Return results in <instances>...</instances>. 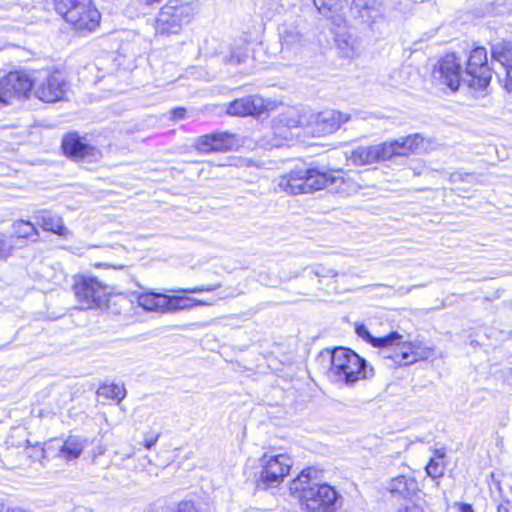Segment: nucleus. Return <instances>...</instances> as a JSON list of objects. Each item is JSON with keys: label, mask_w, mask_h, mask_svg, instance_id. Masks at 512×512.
<instances>
[{"label": "nucleus", "mask_w": 512, "mask_h": 512, "mask_svg": "<svg viewBox=\"0 0 512 512\" xmlns=\"http://www.w3.org/2000/svg\"><path fill=\"white\" fill-rule=\"evenodd\" d=\"M3 89L8 101L12 97L28 98L34 92V73L29 75L22 71H13L3 77Z\"/></svg>", "instance_id": "nucleus-14"}, {"label": "nucleus", "mask_w": 512, "mask_h": 512, "mask_svg": "<svg viewBox=\"0 0 512 512\" xmlns=\"http://www.w3.org/2000/svg\"><path fill=\"white\" fill-rule=\"evenodd\" d=\"M73 289L84 309L99 307L106 301L107 289L95 278L81 276L76 279Z\"/></svg>", "instance_id": "nucleus-12"}, {"label": "nucleus", "mask_w": 512, "mask_h": 512, "mask_svg": "<svg viewBox=\"0 0 512 512\" xmlns=\"http://www.w3.org/2000/svg\"><path fill=\"white\" fill-rule=\"evenodd\" d=\"M355 332L358 337L363 339L364 341L370 343L374 347L380 348L382 345L387 343H393L399 339L398 332H391L383 337H374L367 329L364 324H358L355 327Z\"/></svg>", "instance_id": "nucleus-28"}, {"label": "nucleus", "mask_w": 512, "mask_h": 512, "mask_svg": "<svg viewBox=\"0 0 512 512\" xmlns=\"http://www.w3.org/2000/svg\"><path fill=\"white\" fill-rule=\"evenodd\" d=\"M82 442L76 437H69L60 449L61 455L67 460H73L80 456L83 451Z\"/></svg>", "instance_id": "nucleus-32"}, {"label": "nucleus", "mask_w": 512, "mask_h": 512, "mask_svg": "<svg viewBox=\"0 0 512 512\" xmlns=\"http://www.w3.org/2000/svg\"><path fill=\"white\" fill-rule=\"evenodd\" d=\"M312 125H316V131L320 134H330L338 130L342 124L350 120L349 114L335 110H327L310 115Z\"/></svg>", "instance_id": "nucleus-18"}, {"label": "nucleus", "mask_w": 512, "mask_h": 512, "mask_svg": "<svg viewBox=\"0 0 512 512\" xmlns=\"http://www.w3.org/2000/svg\"><path fill=\"white\" fill-rule=\"evenodd\" d=\"M219 287H220V284L207 285V286L194 287V288H181L178 290H173V292L178 293V294H197V293H201V292L214 291Z\"/></svg>", "instance_id": "nucleus-37"}, {"label": "nucleus", "mask_w": 512, "mask_h": 512, "mask_svg": "<svg viewBox=\"0 0 512 512\" xmlns=\"http://www.w3.org/2000/svg\"><path fill=\"white\" fill-rule=\"evenodd\" d=\"M373 287H386V288H389L391 291H393V295L405 296V295L409 294L413 289H416V288H419V287H423V285H412V286H409V287L401 286V287H399L397 289H394V288H392L390 286H387V285H384V284H376Z\"/></svg>", "instance_id": "nucleus-38"}, {"label": "nucleus", "mask_w": 512, "mask_h": 512, "mask_svg": "<svg viewBox=\"0 0 512 512\" xmlns=\"http://www.w3.org/2000/svg\"><path fill=\"white\" fill-rule=\"evenodd\" d=\"M55 9L67 23L82 35L94 32L101 15L92 0H54Z\"/></svg>", "instance_id": "nucleus-4"}, {"label": "nucleus", "mask_w": 512, "mask_h": 512, "mask_svg": "<svg viewBox=\"0 0 512 512\" xmlns=\"http://www.w3.org/2000/svg\"><path fill=\"white\" fill-rule=\"evenodd\" d=\"M398 512H423V509L421 506L411 503L400 508Z\"/></svg>", "instance_id": "nucleus-41"}, {"label": "nucleus", "mask_w": 512, "mask_h": 512, "mask_svg": "<svg viewBox=\"0 0 512 512\" xmlns=\"http://www.w3.org/2000/svg\"><path fill=\"white\" fill-rule=\"evenodd\" d=\"M320 14L332 20L333 23L343 21L342 10L347 5V0H313Z\"/></svg>", "instance_id": "nucleus-25"}, {"label": "nucleus", "mask_w": 512, "mask_h": 512, "mask_svg": "<svg viewBox=\"0 0 512 512\" xmlns=\"http://www.w3.org/2000/svg\"><path fill=\"white\" fill-rule=\"evenodd\" d=\"M281 122H283L288 128L312 125L310 116L307 117L306 115H301L295 110H290L286 115H284Z\"/></svg>", "instance_id": "nucleus-33"}, {"label": "nucleus", "mask_w": 512, "mask_h": 512, "mask_svg": "<svg viewBox=\"0 0 512 512\" xmlns=\"http://www.w3.org/2000/svg\"><path fill=\"white\" fill-rule=\"evenodd\" d=\"M464 73V84L469 88L479 91L487 88L492 78V71L488 65L487 51L484 47H476L471 51Z\"/></svg>", "instance_id": "nucleus-9"}, {"label": "nucleus", "mask_w": 512, "mask_h": 512, "mask_svg": "<svg viewBox=\"0 0 512 512\" xmlns=\"http://www.w3.org/2000/svg\"><path fill=\"white\" fill-rule=\"evenodd\" d=\"M14 232L18 237L21 238H32L33 236L38 237V230L34 224L29 221L20 220L14 224Z\"/></svg>", "instance_id": "nucleus-34"}, {"label": "nucleus", "mask_w": 512, "mask_h": 512, "mask_svg": "<svg viewBox=\"0 0 512 512\" xmlns=\"http://www.w3.org/2000/svg\"><path fill=\"white\" fill-rule=\"evenodd\" d=\"M374 375V370L367 361L353 350L338 347L331 353V366L328 370L329 379L338 384L352 385L361 379Z\"/></svg>", "instance_id": "nucleus-2"}, {"label": "nucleus", "mask_w": 512, "mask_h": 512, "mask_svg": "<svg viewBox=\"0 0 512 512\" xmlns=\"http://www.w3.org/2000/svg\"><path fill=\"white\" fill-rule=\"evenodd\" d=\"M0 102L7 103V100L5 98L4 89H3V79L0 80Z\"/></svg>", "instance_id": "nucleus-47"}, {"label": "nucleus", "mask_w": 512, "mask_h": 512, "mask_svg": "<svg viewBox=\"0 0 512 512\" xmlns=\"http://www.w3.org/2000/svg\"><path fill=\"white\" fill-rule=\"evenodd\" d=\"M62 148L66 156L75 159L92 158L98 154L95 148L83 143L74 134H70L63 139Z\"/></svg>", "instance_id": "nucleus-22"}, {"label": "nucleus", "mask_w": 512, "mask_h": 512, "mask_svg": "<svg viewBox=\"0 0 512 512\" xmlns=\"http://www.w3.org/2000/svg\"><path fill=\"white\" fill-rule=\"evenodd\" d=\"M336 181L337 178L327 173L302 166L280 175L276 179L275 190L285 192L289 195L312 193L327 188Z\"/></svg>", "instance_id": "nucleus-3"}, {"label": "nucleus", "mask_w": 512, "mask_h": 512, "mask_svg": "<svg viewBox=\"0 0 512 512\" xmlns=\"http://www.w3.org/2000/svg\"><path fill=\"white\" fill-rule=\"evenodd\" d=\"M136 472H145L149 476H157V467L152 463L148 456H142L137 460L134 466Z\"/></svg>", "instance_id": "nucleus-35"}, {"label": "nucleus", "mask_w": 512, "mask_h": 512, "mask_svg": "<svg viewBox=\"0 0 512 512\" xmlns=\"http://www.w3.org/2000/svg\"><path fill=\"white\" fill-rule=\"evenodd\" d=\"M7 510V506H5L4 504H0V512H6Z\"/></svg>", "instance_id": "nucleus-48"}, {"label": "nucleus", "mask_w": 512, "mask_h": 512, "mask_svg": "<svg viewBox=\"0 0 512 512\" xmlns=\"http://www.w3.org/2000/svg\"><path fill=\"white\" fill-rule=\"evenodd\" d=\"M132 302L148 312L167 313V295L153 291L132 293Z\"/></svg>", "instance_id": "nucleus-19"}, {"label": "nucleus", "mask_w": 512, "mask_h": 512, "mask_svg": "<svg viewBox=\"0 0 512 512\" xmlns=\"http://www.w3.org/2000/svg\"><path fill=\"white\" fill-rule=\"evenodd\" d=\"M465 177H466V178H473V176H472V175H470V174H466V175H465Z\"/></svg>", "instance_id": "nucleus-49"}, {"label": "nucleus", "mask_w": 512, "mask_h": 512, "mask_svg": "<svg viewBox=\"0 0 512 512\" xmlns=\"http://www.w3.org/2000/svg\"><path fill=\"white\" fill-rule=\"evenodd\" d=\"M194 8L186 0H169L156 19V30L160 34H176L193 18Z\"/></svg>", "instance_id": "nucleus-5"}, {"label": "nucleus", "mask_w": 512, "mask_h": 512, "mask_svg": "<svg viewBox=\"0 0 512 512\" xmlns=\"http://www.w3.org/2000/svg\"><path fill=\"white\" fill-rule=\"evenodd\" d=\"M290 490L301 503L303 512H336L338 492L322 481V471L309 467L295 478Z\"/></svg>", "instance_id": "nucleus-1"}, {"label": "nucleus", "mask_w": 512, "mask_h": 512, "mask_svg": "<svg viewBox=\"0 0 512 512\" xmlns=\"http://www.w3.org/2000/svg\"><path fill=\"white\" fill-rule=\"evenodd\" d=\"M353 8L366 23H374L381 17L382 4L378 0H352Z\"/></svg>", "instance_id": "nucleus-24"}, {"label": "nucleus", "mask_w": 512, "mask_h": 512, "mask_svg": "<svg viewBox=\"0 0 512 512\" xmlns=\"http://www.w3.org/2000/svg\"><path fill=\"white\" fill-rule=\"evenodd\" d=\"M279 56L287 62L296 61L308 44L304 29L297 23H283L278 28Z\"/></svg>", "instance_id": "nucleus-7"}, {"label": "nucleus", "mask_w": 512, "mask_h": 512, "mask_svg": "<svg viewBox=\"0 0 512 512\" xmlns=\"http://www.w3.org/2000/svg\"><path fill=\"white\" fill-rule=\"evenodd\" d=\"M445 451L444 449H437L434 451L433 456L430 461L426 465L425 469L427 474L432 478L441 477L444 474L445 465H444Z\"/></svg>", "instance_id": "nucleus-30"}, {"label": "nucleus", "mask_w": 512, "mask_h": 512, "mask_svg": "<svg viewBox=\"0 0 512 512\" xmlns=\"http://www.w3.org/2000/svg\"><path fill=\"white\" fill-rule=\"evenodd\" d=\"M261 470L257 478V487L266 490L279 486L289 474L293 465L287 454H264L260 460Z\"/></svg>", "instance_id": "nucleus-6"}, {"label": "nucleus", "mask_w": 512, "mask_h": 512, "mask_svg": "<svg viewBox=\"0 0 512 512\" xmlns=\"http://www.w3.org/2000/svg\"><path fill=\"white\" fill-rule=\"evenodd\" d=\"M403 339V335L399 334L397 341L380 347L379 356L388 367L407 366L424 358L416 344Z\"/></svg>", "instance_id": "nucleus-10"}, {"label": "nucleus", "mask_w": 512, "mask_h": 512, "mask_svg": "<svg viewBox=\"0 0 512 512\" xmlns=\"http://www.w3.org/2000/svg\"><path fill=\"white\" fill-rule=\"evenodd\" d=\"M502 72H496L499 80L504 83V88L512 92V63L501 68Z\"/></svg>", "instance_id": "nucleus-36"}, {"label": "nucleus", "mask_w": 512, "mask_h": 512, "mask_svg": "<svg viewBox=\"0 0 512 512\" xmlns=\"http://www.w3.org/2000/svg\"><path fill=\"white\" fill-rule=\"evenodd\" d=\"M387 489L393 497L406 500H411L419 492L417 481L404 475L391 479Z\"/></svg>", "instance_id": "nucleus-21"}, {"label": "nucleus", "mask_w": 512, "mask_h": 512, "mask_svg": "<svg viewBox=\"0 0 512 512\" xmlns=\"http://www.w3.org/2000/svg\"><path fill=\"white\" fill-rule=\"evenodd\" d=\"M67 82L60 72L39 71L34 73V96L46 103L63 100Z\"/></svg>", "instance_id": "nucleus-8"}, {"label": "nucleus", "mask_w": 512, "mask_h": 512, "mask_svg": "<svg viewBox=\"0 0 512 512\" xmlns=\"http://www.w3.org/2000/svg\"><path fill=\"white\" fill-rule=\"evenodd\" d=\"M337 29L334 31L335 43L339 55L342 58L353 59L360 55L361 46L358 39L345 26V20L334 23Z\"/></svg>", "instance_id": "nucleus-16"}, {"label": "nucleus", "mask_w": 512, "mask_h": 512, "mask_svg": "<svg viewBox=\"0 0 512 512\" xmlns=\"http://www.w3.org/2000/svg\"><path fill=\"white\" fill-rule=\"evenodd\" d=\"M186 110L184 108H176L172 111V117L175 120H180L185 117Z\"/></svg>", "instance_id": "nucleus-42"}, {"label": "nucleus", "mask_w": 512, "mask_h": 512, "mask_svg": "<svg viewBox=\"0 0 512 512\" xmlns=\"http://www.w3.org/2000/svg\"><path fill=\"white\" fill-rule=\"evenodd\" d=\"M338 276L337 271L322 264H315L304 267L299 274L288 277V279L302 277L305 279L313 280L317 278V283L322 284L324 280L334 279Z\"/></svg>", "instance_id": "nucleus-26"}, {"label": "nucleus", "mask_w": 512, "mask_h": 512, "mask_svg": "<svg viewBox=\"0 0 512 512\" xmlns=\"http://www.w3.org/2000/svg\"><path fill=\"white\" fill-rule=\"evenodd\" d=\"M167 313H173L182 310H190L197 306H207L210 302L191 298L184 295H167Z\"/></svg>", "instance_id": "nucleus-27"}, {"label": "nucleus", "mask_w": 512, "mask_h": 512, "mask_svg": "<svg viewBox=\"0 0 512 512\" xmlns=\"http://www.w3.org/2000/svg\"><path fill=\"white\" fill-rule=\"evenodd\" d=\"M492 59L498 62L500 67L503 68L512 63V45L509 42H499L492 46L491 50Z\"/></svg>", "instance_id": "nucleus-29"}, {"label": "nucleus", "mask_w": 512, "mask_h": 512, "mask_svg": "<svg viewBox=\"0 0 512 512\" xmlns=\"http://www.w3.org/2000/svg\"><path fill=\"white\" fill-rule=\"evenodd\" d=\"M385 145L388 146V158L390 160L395 156H406L417 152L423 145V137L419 134H413L395 141L385 142Z\"/></svg>", "instance_id": "nucleus-20"}, {"label": "nucleus", "mask_w": 512, "mask_h": 512, "mask_svg": "<svg viewBox=\"0 0 512 512\" xmlns=\"http://www.w3.org/2000/svg\"><path fill=\"white\" fill-rule=\"evenodd\" d=\"M234 146L235 137L227 132L202 135L195 142V148L203 153L228 151Z\"/></svg>", "instance_id": "nucleus-17"}, {"label": "nucleus", "mask_w": 512, "mask_h": 512, "mask_svg": "<svg viewBox=\"0 0 512 512\" xmlns=\"http://www.w3.org/2000/svg\"><path fill=\"white\" fill-rule=\"evenodd\" d=\"M511 502L509 500L502 501L498 507L497 512H510Z\"/></svg>", "instance_id": "nucleus-43"}, {"label": "nucleus", "mask_w": 512, "mask_h": 512, "mask_svg": "<svg viewBox=\"0 0 512 512\" xmlns=\"http://www.w3.org/2000/svg\"><path fill=\"white\" fill-rule=\"evenodd\" d=\"M450 179H451L452 183H456L458 181H463L464 180V176L461 173H454V174L451 175Z\"/></svg>", "instance_id": "nucleus-46"}, {"label": "nucleus", "mask_w": 512, "mask_h": 512, "mask_svg": "<svg viewBox=\"0 0 512 512\" xmlns=\"http://www.w3.org/2000/svg\"><path fill=\"white\" fill-rule=\"evenodd\" d=\"M457 506H458L459 512H473V507L470 504L458 503Z\"/></svg>", "instance_id": "nucleus-44"}, {"label": "nucleus", "mask_w": 512, "mask_h": 512, "mask_svg": "<svg viewBox=\"0 0 512 512\" xmlns=\"http://www.w3.org/2000/svg\"><path fill=\"white\" fill-rule=\"evenodd\" d=\"M270 101H265L257 95L235 99L227 107V113L232 116H258L269 109Z\"/></svg>", "instance_id": "nucleus-15"}, {"label": "nucleus", "mask_w": 512, "mask_h": 512, "mask_svg": "<svg viewBox=\"0 0 512 512\" xmlns=\"http://www.w3.org/2000/svg\"><path fill=\"white\" fill-rule=\"evenodd\" d=\"M348 162L355 166H364L387 161L388 146L384 143L370 146H357L354 149L345 152Z\"/></svg>", "instance_id": "nucleus-13"}, {"label": "nucleus", "mask_w": 512, "mask_h": 512, "mask_svg": "<svg viewBox=\"0 0 512 512\" xmlns=\"http://www.w3.org/2000/svg\"><path fill=\"white\" fill-rule=\"evenodd\" d=\"M97 395L105 399L117 400L120 403L126 396V389L124 386L117 384H103L97 390Z\"/></svg>", "instance_id": "nucleus-31"}, {"label": "nucleus", "mask_w": 512, "mask_h": 512, "mask_svg": "<svg viewBox=\"0 0 512 512\" xmlns=\"http://www.w3.org/2000/svg\"><path fill=\"white\" fill-rule=\"evenodd\" d=\"M35 221L43 230L57 234L63 238H68L71 231L65 227L63 219L50 211H39L35 215Z\"/></svg>", "instance_id": "nucleus-23"}, {"label": "nucleus", "mask_w": 512, "mask_h": 512, "mask_svg": "<svg viewBox=\"0 0 512 512\" xmlns=\"http://www.w3.org/2000/svg\"><path fill=\"white\" fill-rule=\"evenodd\" d=\"M436 83L456 91L461 84H464L465 73L461 69V63L455 54H447L438 61L432 72Z\"/></svg>", "instance_id": "nucleus-11"}, {"label": "nucleus", "mask_w": 512, "mask_h": 512, "mask_svg": "<svg viewBox=\"0 0 512 512\" xmlns=\"http://www.w3.org/2000/svg\"><path fill=\"white\" fill-rule=\"evenodd\" d=\"M157 441H158V436L146 439L144 446L147 449H151L156 444Z\"/></svg>", "instance_id": "nucleus-45"}, {"label": "nucleus", "mask_w": 512, "mask_h": 512, "mask_svg": "<svg viewBox=\"0 0 512 512\" xmlns=\"http://www.w3.org/2000/svg\"><path fill=\"white\" fill-rule=\"evenodd\" d=\"M175 512H201L192 501H182L178 504Z\"/></svg>", "instance_id": "nucleus-39"}, {"label": "nucleus", "mask_w": 512, "mask_h": 512, "mask_svg": "<svg viewBox=\"0 0 512 512\" xmlns=\"http://www.w3.org/2000/svg\"><path fill=\"white\" fill-rule=\"evenodd\" d=\"M11 249V244L7 241L5 235L0 234V258L7 257Z\"/></svg>", "instance_id": "nucleus-40"}]
</instances>
